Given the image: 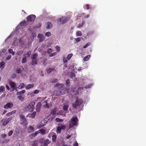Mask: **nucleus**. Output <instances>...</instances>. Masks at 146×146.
I'll return each instance as SVG.
<instances>
[{
	"mask_svg": "<svg viewBox=\"0 0 146 146\" xmlns=\"http://www.w3.org/2000/svg\"><path fill=\"white\" fill-rule=\"evenodd\" d=\"M78 119L77 117H73L69 121V127L71 128L77 125Z\"/></svg>",
	"mask_w": 146,
	"mask_h": 146,
	"instance_id": "nucleus-1",
	"label": "nucleus"
},
{
	"mask_svg": "<svg viewBox=\"0 0 146 146\" xmlns=\"http://www.w3.org/2000/svg\"><path fill=\"white\" fill-rule=\"evenodd\" d=\"M35 105V103L34 102H30L28 106L25 107V110L26 111L29 110L30 112L33 111L34 110V106Z\"/></svg>",
	"mask_w": 146,
	"mask_h": 146,
	"instance_id": "nucleus-2",
	"label": "nucleus"
},
{
	"mask_svg": "<svg viewBox=\"0 0 146 146\" xmlns=\"http://www.w3.org/2000/svg\"><path fill=\"white\" fill-rule=\"evenodd\" d=\"M82 103V101L79 99H77L75 102L72 104V106L74 108L76 109Z\"/></svg>",
	"mask_w": 146,
	"mask_h": 146,
	"instance_id": "nucleus-3",
	"label": "nucleus"
},
{
	"mask_svg": "<svg viewBox=\"0 0 146 146\" xmlns=\"http://www.w3.org/2000/svg\"><path fill=\"white\" fill-rule=\"evenodd\" d=\"M22 133V131L21 130L16 128L15 130L14 133V137L17 138L20 137H21Z\"/></svg>",
	"mask_w": 146,
	"mask_h": 146,
	"instance_id": "nucleus-4",
	"label": "nucleus"
},
{
	"mask_svg": "<svg viewBox=\"0 0 146 146\" xmlns=\"http://www.w3.org/2000/svg\"><path fill=\"white\" fill-rule=\"evenodd\" d=\"M68 21L66 17H62L60 18L58 20V22L60 24H63L65 23Z\"/></svg>",
	"mask_w": 146,
	"mask_h": 146,
	"instance_id": "nucleus-5",
	"label": "nucleus"
},
{
	"mask_svg": "<svg viewBox=\"0 0 146 146\" xmlns=\"http://www.w3.org/2000/svg\"><path fill=\"white\" fill-rule=\"evenodd\" d=\"M36 16L34 15H31L27 18V21L28 22H34L35 20Z\"/></svg>",
	"mask_w": 146,
	"mask_h": 146,
	"instance_id": "nucleus-6",
	"label": "nucleus"
},
{
	"mask_svg": "<svg viewBox=\"0 0 146 146\" xmlns=\"http://www.w3.org/2000/svg\"><path fill=\"white\" fill-rule=\"evenodd\" d=\"M13 119V117H11L6 120H5L4 119L2 120L1 121L3 122V125L4 126H5L9 122L12 120Z\"/></svg>",
	"mask_w": 146,
	"mask_h": 146,
	"instance_id": "nucleus-7",
	"label": "nucleus"
},
{
	"mask_svg": "<svg viewBox=\"0 0 146 146\" xmlns=\"http://www.w3.org/2000/svg\"><path fill=\"white\" fill-rule=\"evenodd\" d=\"M41 105L40 102H38L36 105V110L37 112H39L40 111L41 108Z\"/></svg>",
	"mask_w": 146,
	"mask_h": 146,
	"instance_id": "nucleus-8",
	"label": "nucleus"
},
{
	"mask_svg": "<svg viewBox=\"0 0 146 146\" xmlns=\"http://www.w3.org/2000/svg\"><path fill=\"white\" fill-rule=\"evenodd\" d=\"M9 84L10 86L11 87L13 88V90H15L16 86V84H15L14 82H10L9 83Z\"/></svg>",
	"mask_w": 146,
	"mask_h": 146,
	"instance_id": "nucleus-9",
	"label": "nucleus"
},
{
	"mask_svg": "<svg viewBox=\"0 0 146 146\" xmlns=\"http://www.w3.org/2000/svg\"><path fill=\"white\" fill-rule=\"evenodd\" d=\"M13 106V104L10 103H7L4 106V108L5 109H8L9 108H11Z\"/></svg>",
	"mask_w": 146,
	"mask_h": 146,
	"instance_id": "nucleus-10",
	"label": "nucleus"
},
{
	"mask_svg": "<svg viewBox=\"0 0 146 146\" xmlns=\"http://www.w3.org/2000/svg\"><path fill=\"white\" fill-rule=\"evenodd\" d=\"M39 37L40 38L39 41L41 42L43 41L44 39V36L42 34L40 33L39 34L38 36V37Z\"/></svg>",
	"mask_w": 146,
	"mask_h": 146,
	"instance_id": "nucleus-11",
	"label": "nucleus"
},
{
	"mask_svg": "<svg viewBox=\"0 0 146 146\" xmlns=\"http://www.w3.org/2000/svg\"><path fill=\"white\" fill-rule=\"evenodd\" d=\"M31 52L30 51H28L27 52V53L23 55V56L25 57L26 58H28L29 57L31 54Z\"/></svg>",
	"mask_w": 146,
	"mask_h": 146,
	"instance_id": "nucleus-12",
	"label": "nucleus"
},
{
	"mask_svg": "<svg viewBox=\"0 0 146 146\" xmlns=\"http://www.w3.org/2000/svg\"><path fill=\"white\" fill-rule=\"evenodd\" d=\"M45 124H44L42 122H39L38 124L37 125V128L38 129L40 128L41 127H42L43 126H44Z\"/></svg>",
	"mask_w": 146,
	"mask_h": 146,
	"instance_id": "nucleus-13",
	"label": "nucleus"
},
{
	"mask_svg": "<svg viewBox=\"0 0 146 146\" xmlns=\"http://www.w3.org/2000/svg\"><path fill=\"white\" fill-rule=\"evenodd\" d=\"M28 24V23L25 21H22L19 24V25L21 26H26Z\"/></svg>",
	"mask_w": 146,
	"mask_h": 146,
	"instance_id": "nucleus-14",
	"label": "nucleus"
},
{
	"mask_svg": "<svg viewBox=\"0 0 146 146\" xmlns=\"http://www.w3.org/2000/svg\"><path fill=\"white\" fill-rule=\"evenodd\" d=\"M34 125L30 126L28 128L29 131L30 132H33L34 131Z\"/></svg>",
	"mask_w": 146,
	"mask_h": 146,
	"instance_id": "nucleus-15",
	"label": "nucleus"
},
{
	"mask_svg": "<svg viewBox=\"0 0 146 146\" xmlns=\"http://www.w3.org/2000/svg\"><path fill=\"white\" fill-rule=\"evenodd\" d=\"M46 25L47 26H46V28L47 29H51L52 27V24L49 22H48L47 23Z\"/></svg>",
	"mask_w": 146,
	"mask_h": 146,
	"instance_id": "nucleus-16",
	"label": "nucleus"
},
{
	"mask_svg": "<svg viewBox=\"0 0 146 146\" xmlns=\"http://www.w3.org/2000/svg\"><path fill=\"white\" fill-rule=\"evenodd\" d=\"M34 86L33 84H29L27 85L26 87L27 89H29L33 88Z\"/></svg>",
	"mask_w": 146,
	"mask_h": 146,
	"instance_id": "nucleus-17",
	"label": "nucleus"
},
{
	"mask_svg": "<svg viewBox=\"0 0 146 146\" xmlns=\"http://www.w3.org/2000/svg\"><path fill=\"white\" fill-rule=\"evenodd\" d=\"M50 142V141L48 139H46L44 141V146H47Z\"/></svg>",
	"mask_w": 146,
	"mask_h": 146,
	"instance_id": "nucleus-18",
	"label": "nucleus"
},
{
	"mask_svg": "<svg viewBox=\"0 0 146 146\" xmlns=\"http://www.w3.org/2000/svg\"><path fill=\"white\" fill-rule=\"evenodd\" d=\"M21 120L23 122H25L26 121L25 117L24 115H21L20 117Z\"/></svg>",
	"mask_w": 146,
	"mask_h": 146,
	"instance_id": "nucleus-19",
	"label": "nucleus"
},
{
	"mask_svg": "<svg viewBox=\"0 0 146 146\" xmlns=\"http://www.w3.org/2000/svg\"><path fill=\"white\" fill-rule=\"evenodd\" d=\"M56 135H53L52 136V142H55L56 140Z\"/></svg>",
	"mask_w": 146,
	"mask_h": 146,
	"instance_id": "nucleus-20",
	"label": "nucleus"
},
{
	"mask_svg": "<svg viewBox=\"0 0 146 146\" xmlns=\"http://www.w3.org/2000/svg\"><path fill=\"white\" fill-rule=\"evenodd\" d=\"M37 59H32V65H34L35 64H37Z\"/></svg>",
	"mask_w": 146,
	"mask_h": 146,
	"instance_id": "nucleus-21",
	"label": "nucleus"
},
{
	"mask_svg": "<svg viewBox=\"0 0 146 146\" xmlns=\"http://www.w3.org/2000/svg\"><path fill=\"white\" fill-rule=\"evenodd\" d=\"M91 56V55H88L86 56L84 58H83V60L84 61H88V59L90 58V57Z\"/></svg>",
	"mask_w": 146,
	"mask_h": 146,
	"instance_id": "nucleus-22",
	"label": "nucleus"
},
{
	"mask_svg": "<svg viewBox=\"0 0 146 146\" xmlns=\"http://www.w3.org/2000/svg\"><path fill=\"white\" fill-rule=\"evenodd\" d=\"M26 91L25 90H22V91L18 92L17 93V95H21L22 94L25 93V92Z\"/></svg>",
	"mask_w": 146,
	"mask_h": 146,
	"instance_id": "nucleus-23",
	"label": "nucleus"
},
{
	"mask_svg": "<svg viewBox=\"0 0 146 146\" xmlns=\"http://www.w3.org/2000/svg\"><path fill=\"white\" fill-rule=\"evenodd\" d=\"M60 125V128L61 129V130H64L65 129L66 127L65 125H62L61 124H59L58 125L59 126Z\"/></svg>",
	"mask_w": 146,
	"mask_h": 146,
	"instance_id": "nucleus-24",
	"label": "nucleus"
},
{
	"mask_svg": "<svg viewBox=\"0 0 146 146\" xmlns=\"http://www.w3.org/2000/svg\"><path fill=\"white\" fill-rule=\"evenodd\" d=\"M62 94L60 90L57 91L56 92V96H60Z\"/></svg>",
	"mask_w": 146,
	"mask_h": 146,
	"instance_id": "nucleus-25",
	"label": "nucleus"
},
{
	"mask_svg": "<svg viewBox=\"0 0 146 146\" xmlns=\"http://www.w3.org/2000/svg\"><path fill=\"white\" fill-rule=\"evenodd\" d=\"M23 51L22 50H20L17 52L16 54L17 56H19L22 54Z\"/></svg>",
	"mask_w": 146,
	"mask_h": 146,
	"instance_id": "nucleus-26",
	"label": "nucleus"
},
{
	"mask_svg": "<svg viewBox=\"0 0 146 146\" xmlns=\"http://www.w3.org/2000/svg\"><path fill=\"white\" fill-rule=\"evenodd\" d=\"M82 35V34L81 31H79L76 32V35L77 36H81Z\"/></svg>",
	"mask_w": 146,
	"mask_h": 146,
	"instance_id": "nucleus-27",
	"label": "nucleus"
},
{
	"mask_svg": "<svg viewBox=\"0 0 146 146\" xmlns=\"http://www.w3.org/2000/svg\"><path fill=\"white\" fill-rule=\"evenodd\" d=\"M68 108V106L67 105H64L63 106V109L65 111H67Z\"/></svg>",
	"mask_w": 146,
	"mask_h": 146,
	"instance_id": "nucleus-28",
	"label": "nucleus"
},
{
	"mask_svg": "<svg viewBox=\"0 0 146 146\" xmlns=\"http://www.w3.org/2000/svg\"><path fill=\"white\" fill-rule=\"evenodd\" d=\"M61 129L60 128V126H59L57 129L56 132L57 133H59L61 132Z\"/></svg>",
	"mask_w": 146,
	"mask_h": 146,
	"instance_id": "nucleus-29",
	"label": "nucleus"
},
{
	"mask_svg": "<svg viewBox=\"0 0 146 146\" xmlns=\"http://www.w3.org/2000/svg\"><path fill=\"white\" fill-rule=\"evenodd\" d=\"M72 56L73 54H69L67 56L66 58L68 59V60H69L70 59Z\"/></svg>",
	"mask_w": 146,
	"mask_h": 146,
	"instance_id": "nucleus-30",
	"label": "nucleus"
},
{
	"mask_svg": "<svg viewBox=\"0 0 146 146\" xmlns=\"http://www.w3.org/2000/svg\"><path fill=\"white\" fill-rule=\"evenodd\" d=\"M9 52L12 54L13 55L15 54V52L13 51V50L12 49H9L8 50Z\"/></svg>",
	"mask_w": 146,
	"mask_h": 146,
	"instance_id": "nucleus-31",
	"label": "nucleus"
},
{
	"mask_svg": "<svg viewBox=\"0 0 146 146\" xmlns=\"http://www.w3.org/2000/svg\"><path fill=\"white\" fill-rule=\"evenodd\" d=\"M56 109L52 110L51 112V114L52 115H55L56 114Z\"/></svg>",
	"mask_w": 146,
	"mask_h": 146,
	"instance_id": "nucleus-32",
	"label": "nucleus"
},
{
	"mask_svg": "<svg viewBox=\"0 0 146 146\" xmlns=\"http://www.w3.org/2000/svg\"><path fill=\"white\" fill-rule=\"evenodd\" d=\"M56 121L58 122H61L63 121V120L59 118H57L55 119Z\"/></svg>",
	"mask_w": 146,
	"mask_h": 146,
	"instance_id": "nucleus-33",
	"label": "nucleus"
},
{
	"mask_svg": "<svg viewBox=\"0 0 146 146\" xmlns=\"http://www.w3.org/2000/svg\"><path fill=\"white\" fill-rule=\"evenodd\" d=\"M54 70V68H50L47 70V72L48 73H50L51 72Z\"/></svg>",
	"mask_w": 146,
	"mask_h": 146,
	"instance_id": "nucleus-34",
	"label": "nucleus"
},
{
	"mask_svg": "<svg viewBox=\"0 0 146 146\" xmlns=\"http://www.w3.org/2000/svg\"><path fill=\"white\" fill-rule=\"evenodd\" d=\"M84 7H86V9L87 10L92 8V7H91V6L89 4L86 5Z\"/></svg>",
	"mask_w": 146,
	"mask_h": 146,
	"instance_id": "nucleus-35",
	"label": "nucleus"
},
{
	"mask_svg": "<svg viewBox=\"0 0 146 146\" xmlns=\"http://www.w3.org/2000/svg\"><path fill=\"white\" fill-rule=\"evenodd\" d=\"M24 87V84L23 83H21L18 87L19 89H21Z\"/></svg>",
	"mask_w": 146,
	"mask_h": 146,
	"instance_id": "nucleus-36",
	"label": "nucleus"
},
{
	"mask_svg": "<svg viewBox=\"0 0 146 146\" xmlns=\"http://www.w3.org/2000/svg\"><path fill=\"white\" fill-rule=\"evenodd\" d=\"M38 56V55L36 53H35L34 54L33 57H32V59H37L36 58Z\"/></svg>",
	"mask_w": 146,
	"mask_h": 146,
	"instance_id": "nucleus-37",
	"label": "nucleus"
},
{
	"mask_svg": "<svg viewBox=\"0 0 146 146\" xmlns=\"http://www.w3.org/2000/svg\"><path fill=\"white\" fill-rule=\"evenodd\" d=\"M51 105V103L50 104L49 103L48 104H47V103L46 102V104L44 105V107L45 108H48L50 107V106Z\"/></svg>",
	"mask_w": 146,
	"mask_h": 146,
	"instance_id": "nucleus-38",
	"label": "nucleus"
},
{
	"mask_svg": "<svg viewBox=\"0 0 146 146\" xmlns=\"http://www.w3.org/2000/svg\"><path fill=\"white\" fill-rule=\"evenodd\" d=\"M70 83L69 80L67 79L66 81V84L67 86H70Z\"/></svg>",
	"mask_w": 146,
	"mask_h": 146,
	"instance_id": "nucleus-39",
	"label": "nucleus"
},
{
	"mask_svg": "<svg viewBox=\"0 0 146 146\" xmlns=\"http://www.w3.org/2000/svg\"><path fill=\"white\" fill-rule=\"evenodd\" d=\"M27 61V58L25 57H24L22 58V63H25L26 61Z\"/></svg>",
	"mask_w": 146,
	"mask_h": 146,
	"instance_id": "nucleus-40",
	"label": "nucleus"
},
{
	"mask_svg": "<svg viewBox=\"0 0 146 146\" xmlns=\"http://www.w3.org/2000/svg\"><path fill=\"white\" fill-rule=\"evenodd\" d=\"M40 132L41 133L44 134L45 133L46 131L45 130L43 129H40Z\"/></svg>",
	"mask_w": 146,
	"mask_h": 146,
	"instance_id": "nucleus-41",
	"label": "nucleus"
},
{
	"mask_svg": "<svg viewBox=\"0 0 146 146\" xmlns=\"http://www.w3.org/2000/svg\"><path fill=\"white\" fill-rule=\"evenodd\" d=\"M36 114V112H34L31 115V117L33 118H34Z\"/></svg>",
	"mask_w": 146,
	"mask_h": 146,
	"instance_id": "nucleus-42",
	"label": "nucleus"
},
{
	"mask_svg": "<svg viewBox=\"0 0 146 146\" xmlns=\"http://www.w3.org/2000/svg\"><path fill=\"white\" fill-rule=\"evenodd\" d=\"M51 34L50 32H48L46 33L45 35L47 37H49L50 36Z\"/></svg>",
	"mask_w": 146,
	"mask_h": 146,
	"instance_id": "nucleus-43",
	"label": "nucleus"
},
{
	"mask_svg": "<svg viewBox=\"0 0 146 146\" xmlns=\"http://www.w3.org/2000/svg\"><path fill=\"white\" fill-rule=\"evenodd\" d=\"M5 90V87L3 86H1L0 87V93L3 91Z\"/></svg>",
	"mask_w": 146,
	"mask_h": 146,
	"instance_id": "nucleus-44",
	"label": "nucleus"
},
{
	"mask_svg": "<svg viewBox=\"0 0 146 146\" xmlns=\"http://www.w3.org/2000/svg\"><path fill=\"white\" fill-rule=\"evenodd\" d=\"M15 111L13 112V111H12L11 112H10L7 113V116H10L13 113H14L15 112Z\"/></svg>",
	"mask_w": 146,
	"mask_h": 146,
	"instance_id": "nucleus-45",
	"label": "nucleus"
},
{
	"mask_svg": "<svg viewBox=\"0 0 146 146\" xmlns=\"http://www.w3.org/2000/svg\"><path fill=\"white\" fill-rule=\"evenodd\" d=\"M44 141V138H40L39 140V142L40 143L42 144Z\"/></svg>",
	"mask_w": 146,
	"mask_h": 146,
	"instance_id": "nucleus-46",
	"label": "nucleus"
},
{
	"mask_svg": "<svg viewBox=\"0 0 146 146\" xmlns=\"http://www.w3.org/2000/svg\"><path fill=\"white\" fill-rule=\"evenodd\" d=\"M90 44L89 43H87L86 45H84L83 47V48H86L87 47L90 45Z\"/></svg>",
	"mask_w": 146,
	"mask_h": 146,
	"instance_id": "nucleus-47",
	"label": "nucleus"
},
{
	"mask_svg": "<svg viewBox=\"0 0 146 146\" xmlns=\"http://www.w3.org/2000/svg\"><path fill=\"white\" fill-rule=\"evenodd\" d=\"M58 80L57 79H54L51 82L52 83H56L58 82Z\"/></svg>",
	"mask_w": 146,
	"mask_h": 146,
	"instance_id": "nucleus-48",
	"label": "nucleus"
},
{
	"mask_svg": "<svg viewBox=\"0 0 146 146\" xmlns=\"http://www.w3.org/2000/svg\"><path fill=\"white\" fill-rule=\"evenodd\" d=\"M52 51V48H48L47 50V52L48 54H50Z\"/></svg>",
	"mask_w": 146,
	"mask_h": 146,
	"instance_id": "nucleus-49",
	"label": "nucleus"
},
{
	"mask_svg": "<svg viewBox=\"0 0 146 146\" xmlns=\"http://www.w3.org/2000/svg\"><path fill=\"white\" fill-rule=\"evenodd\" d=\"M55 48H56V50L58 52L60 51V47L58 46H56Z\"/></svg>",
	"mask_w": 146,
	"mask_h": 146,
	"instance_id": "nucleus-50",
	"label": "nucleus"
},
{
	"mask_svg": "<svg viewBox=\"0 0 146 146\" xmlns=\"http://www.w3.org/2000/svg\"><path fill=\"white\" fill-rule=\"evenodd\" d=\"M5 63L4 61H2L0 63V68L2 67L5 64Z\"/></svg>",
	"mask_w": 146,
	"mask_h": 146,
	"instance_id": "nucleus-51",
	"label": "nucleus"
},
{
	"mask_svg": "<svg viewBox=\"0 0 146 146\" xmlns=\"http://www.w3.org/2000/svg\"><path fill=\"white\" fill-rule=\"evenodd\" d=\"M17 98L18 99H19L20 100H21L22 101H23L24 98H23L21 96H18Z\"/></svg>",
	"mask_w": 146,
	"mask_h": 146,
	"instance_id": "nucleus-52",
	"label": "nucleus"
},
{
	"mask_svg": "<svg viewBox=\"0 0 146 146\" xmlns=\"http://www.w3.org/2000/svg\"><path fill=\"white\" fill-rule=\"evenodd\" d=\"M21 68H19L16 70V72L17 73H21Z\"/></svg>",
	"mask_w": 146,
	"mask_h": 146,
	"instance_id": "nucleus-53",
	"label": "nucleus"
},
{
	"mask_svg": "<svg viewBox=\"0 0 146 146\" xmlns=\"http://www.w3.org/2000/svg\"><path fill=\"white\" fill-rule=\"evenodd\" d=\"M13 131L12 130L10 131L8 133V135L9 136H11L13 134Z\"/></svg>",
	"mask_w": 146,
	"mask_h": 146,
	"instance_id": "nucleus-54",
	"label": "nucleus"
},
{
	"mask_svg": "<svg viewBox=\"0 0 146 146\" xmlns=\"http://www.w3.org/2000/svg\"><path fill=\"white\" fill-rule=\"evenodd\" d=\"M38 134H37L36 132V131L35 133L31 134V136H33L34 137L36 136Z\"/></svg>",
	"mask_w": 146,
	"mask_h": 146,
	"instance_id": "nucleus-55",
	"label": "nucleus"
},
{
	"mask_svg": "<svg viewBox=\"0 0 146 146\" xmlns=\"http://www.w3.org/2000/svg\"><path fill=\"white\" fill-rule=\"evenodd\" d=\"M91 85H92L91 84L87 85L85 86V88H90L91 87Z\"/></svg>",
	"mask_w": 146,
	"mask_h": 146,
	"instance_id": "nucleus-56",
	"label": "nucleus"
},
{
	"mask_svg": "<svg viewBox=\"0 0 146 146\" xmlns=\"http://www.w3.org/2000/svg\"><path fill=\"white\" fill-rule=\"evenodd\" d=\"M84 21L81 24H79V26L78 27V28H79L80 27H82L83 26L84 24Z\"/></svg>",
	"mask_w": 146,
	"mask_h": 146,
	"instance_id": "nucleus-57",
	"label": "nucleus"
},
{
	"mask_svg": "<svg viewBox=\"0 0 146 146\" xmlns=\"http://www.w3.org/2000/svg\"><path fill=\"white\" fill-rule=\"evenodd\" d=\"M81 38L80 37H78L76 39V42H79L80 41Z\"/></svg>",
	"mask_w": 146,
	"mask_h": 146,
	"instance_id": "nucleus-58",
	"label": "nucleus"
},
{
	"mask_svg": "<svg viewBox=\"0 0 146 146\" xmlns=\"http://www.w3.org/2000/svg\"><path fill=\"white\" fill-rule=\"evenodd\" d=\"M63 84H59L58 83H56V86H60V87L61 88L63 87Z\"/></svg>",
	"mask_w": 146,
	"mask_h": 146,
	"instance_id": "nucleus-59",
	"label": "nucleus"
},
{
	"mask_svg": "<svg viewBox=\"0 0 146 146\" xmlns=\"http://www.w3.org/2000/svg\"><path fill=\"white\" fill-rule=\"evenodd\" d=\"M11 55H9L6 58V60H9L11 59Z\"/></svg>",
	"mask_w": 146,
	"mask_h": 146,
	"instance_id": "nucleus-60",
	"label": "nucleus"
},
{
	"mask_svg": "<svg viewBox=\"0 0 146 146\" xmlns=\"http://www.w3.org/2000/svg\"><path fill=\"white\" fill-rule=\"evenodd\" d=\"M39 91L38 90H36L34 91V94H38L39 93Z\"/></svg>",
	"mask_w": 146,
	"mask_h": 146,
	"instance_id": "nucleus-61",
	"label": "nucleus"
},
{
	"mask_svg": "<svg viewBox=\"0 0 146 146\" xmlns=\"http://www.w3.org/2000/svg\"><path fill=\"white\" fill-rule=\"evenodd\" d=\"M72 134H71L70 135H67L66 136V139H69L71 137V136H72Z\"/></svg>",
	"mask_w": 146,
	"mask_h": 146,
	"instance_id": "nucleus-62",
	"label": "nucleus"
},
{
	"mask_svg": "<svg viewBox=\"0 0 146 146\" xmlns=\"http://www.w3.org/2000/svg\"><path fill=\"white\" fill-rule=\"evenodd\" d=\"M56 55V52L53 53L50 55V57H52L53 56H55Z\"/></svg>",
	"mask_w": 146,
	"mask_h": 146,
	"instance_id": "nucleus-63",
	"label": "nucleus"
},
{
	"mask_svg": "<svg viewBox=\"0 0 146 146\" xmlns=\"http://www.w3.org/2000/svg\"><path fill=\"white\" fill-rule=\"evenodd\" d=\"M78 144L77 142H76L74 143L73 144V146H78Z\"/></svg>",
	"mask_w": 146,
	"mask_h": 146,
	"instance_id": "nucleus-64",
	"label": "nucleus"
}]
</instances>
